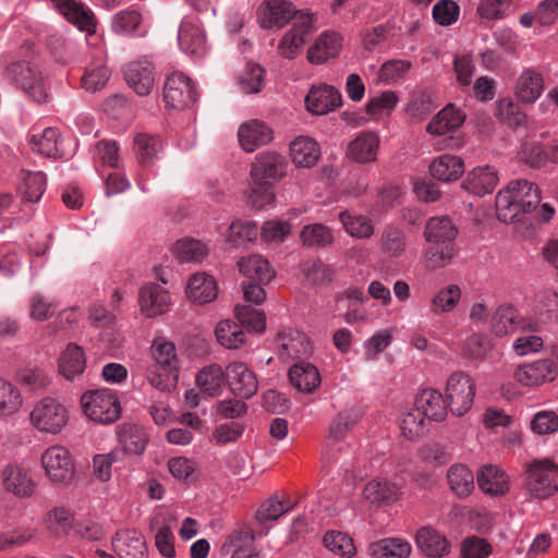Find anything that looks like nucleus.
Here are the masks:
<instances>
[{"mask_svg":"<svg viewBox=\"0 0 558 558\" xmlns=\"http://www.w3.org/2000/svg\"><path fill=\"white\" fill-rule=\"evenodd\" d=\"M558 465L549 460L534 461L526 466V489L531 496L545 499L557 490Z\"/></svg>","mask_w":558,"mask_h":558,"instance_id":"obj_6","label":"nucleus"},{"mask_svg":"<svg viewBox=\"0 0 558 558\" xmlns=\"http://www.w3.org/2000/svg\"><path fill=\"white\" fill-rule=\"evenodd\" d=\"M435 107L433 94L427 89H422L412 94L407 106V113L415 121H423Z\"/></svg>","mask_w":558,"mask_h":558,"instance_id":"obj_49","label":"nucleus"},{"mask_svg":"<svg viewBox=\"0 0 558 558\" xmlns=\"http://www.w3.org/2000/svg\"><path fill=\"white\" fill-rule=\"evenodd\" d=\"M339 220L352 236L363 239L369 238L374 233L371 220L364 216H354L344 210L339 214Z\"/></svg>","mask_w":558,"mask_h":558,"instance_id":"obj_54","label":"nucleus"},{"mask_svg":"<svg viewBox=\"0 0 558 558\" xmlns=\"http://www.w3.org/2000/svg\"><path fill=\"white\" fill-rule=\"evenodd\" d=\"M492 554V545L478 536H468L461 543L462 558H487Z\"/></svg>","mask_w":558,"mask_h":558,"instance_id":"obj_64","label":"nucleus"},{"mask_svg":"<svg viewBox=\"0 0 558 558\" xmlns=\"http://www.w3.org/2000/svg\"><path fill=\"white\" fill-rule=\"evenodd\" d=\"M535 306L541 314H545L550 322L558 319V293L550 289H544L535 295Z\"/></svg>","mask_w":558,"mask_h":558,"instance_id":"obj_63","label":"nucleus"},{"mask_svg":"<svg viewBox=\"0 0 558 558\" xmlns=\"http://www.w3.org/2000/svg\"><path fill=\"white\" fill-rule=\"evenodd\" d=\"M341 94L332 86H313L305 98L306 109L314 114H326L341 106Z\"/></svg>","mask_w":558,"mask_h":558,"instance_id":"obj_16","label":"nucleus"},{"mask_svg":"<svg viewBox=\"0 0 558 558\" xmlns=\"http://www.w3.org/2000/svg\"><path fill=\"white\" fill-rule=\"evenodd\" d=\"M197 93L192 81L183 73H172L167 76L163 87V100L173 109H184L193 105Z\"/></svg>","mask_w":558,"mask_h":558,"instance_id":"obj_11","label":"nucleus"},{"mask_svg":"<svg viewBox=\"0 0 558 558\" xmlns=\"http://www.w3.org/2000/svg\"><path fill=\"white\" fill-rule=\"evenodd\" d=\"M544 89V80L541 73L534 70H524L518 77L515 85V96L519 101L524 104L535 102Z\"/></svg>","mask_w":558,"mask_h":558,"instance_id":"obj_29","label":"nucleus"},{"mask_svg":"<svg viewBox=\"0 0 558 558\" xmlns=\"http://www.w3.org/2000/svg\"><path fill=\"white\" fill-rule=\"evenodd\" d=\"M451 492L459 498L468 497L474 489L473 472L464 464H453L447 472Z\"/></svg>","mask_w":558,"mask_h":558,"instance_id":"obj_42","label":"nucleus"},{"mask_svg":"<svg viewBox=\"0 0 558 558\" xmlns=\"http://www.w3.org/2000/svg\"><path fill=\"white\" fill-rule=\"evenodd\" d=\"M323 541L325 546L337 555L350 557L355 551L352 538L342 532H327Z\"/></svg>","mask_w":558,"mask_h":558,"instance_id":"obj_62","label":"nucleus"},{"mask_svg":"<svg viewBox=\"0 0 558 558\" xmlns=\"http://www.w3.org/2000/svg\"><path fill=\"white\" fill-rule=\"evenodd\" d=\"M475 396V384L464 372H454L447 380L446 397L452 414L462 416L472 407Z\"/></svg>","mask_w":558,"mask_h":558,"instance_id":"obj_9","label":"nucleus"},{"mask_svg":"<svg viewBox=\"0 0 558 558\" xmlns=\"http://www.w3.org/2000/svg\"><path fill=\"white\" fill-rule=\"evenodd\" d=\"M4 75L36 102L47 98L46 88L38 69L27 61H19L7 66Z\"/></svg>","mask_w":558,"mask_h":558,"instance_id":"obj_7","label":"nucleus"},{"mask_svg":"<svg viewBox=\"0 0 558 558\" xmlns=\"http://www.w3.org/2000/svg\"><path fill=\"white\" fill-rule=\"evenodd\" d=\"M227 384L231 392L242 399H250L258 388L255 373L242 362L229 363L226 368Z\"/></svg>","mask_w":558,"mask_h":558,"instance_id":"obj_12","label":"nucleus"},{"mask_svg":"<svg viewBox=\"0 0 558 558\" xmlns=\"http://www.w3.org/2000/svg\"><path fill=\"white\" fill-rule=\"evenodd\" d=\"M260 25L264 28L282 27L291 20L292 27L282 36L278 52L284 59L292 60L301 51L316 31V17L313 13L295 11L288 0H265L259 8Z\"/></svg>","mask_w":558,"mask_h":558,"instance_id":"obj_1","label":"nucleus"},{"mask_svg":"<svg viewBox=\"0 0 558 558\" xmlns=\"http://www.w3.org/2000/svg\"><path fill=\"white\" fill-rule=\"evenodd\" d=\"M86 367L85 353L81 347L70 343L59 357V372L66 379L82 375Z\"/></svg>","mask_w":558,"mask_h":558,"instance_id":"obj_36","label":"nucleus"},{"mask_svg":"<svg viewBox=\"0 0 558 558\" xmlns=\"http://www.w3.org/2000/svg\"><path fill=\"white\" fill-rule=\"evenodd\" d=\"M60 13L81 31H89L94 26V15L83 3L76 0H51Z\"/></svg>","mask_w":558,"mask_h":558,"instance_id":"obj_28","label":"nucleus"},{"mask_svg":"<svg viewBox=\"0 0 558 558\" xmlns=\"http://www.w3.org/2000/svg\"><path fill=\"white\" fill-rule=\"evenodd\" d=\"M227 381L226 371L218 364L204 367L196 376V384L202 392L209 397L219 396Z\"/></svg>","mask_w":558,"mask_h":558,"instance_id":"obj_38","label":"nucleus"},{"mask_svg":"<svg viewBox=\"0 0 558 558\" xmlns=\"http://www.w3.org/2000/svg\"><path fill=\"white\" fill-rule=\"evenodd\" d=\"M463 171L462 159L448 154L439 156L429 166L430 175L441 182L456 181Z\"/></svg>","mask_w":558,"mask_h":558,"instance_id":"obj_34","label":"nucleus"},{"mask_svg":"<svg viewBox=\"0 0 558 558\" xmlns=\"http://www.w3.org/2000/svg\"><path fill=\"white\" fill-rule=\"evenodd\" d=\"M2 484L7 492L19 498L31 497L36 487L28 471L15 464L4 468L2 471Z\"/></svg>","mask_w":558,"mask_h":558,"instance_id":"obj_20","label":"nucleus"},{"mask_svg":"<svg viewBox=\"0 0 558 558\" xmlns=\"http://www.w3.org/2000/svg\"><path fill=\"white\" fill-rule=\"evenodd\" d=\"M381 247L390 256H400L405 250V235L402 230L388 226L383 231Z\"/></svg>","mask_w":558,"mask_h":558,"instance_id":"obj_59","label":"nucleus"},{"mask_svg":"<svg viewBox=\"0 0 558 558\" xmlns=\"http://www.w3.org/2000/svg\"><path fill=\"white\" fill-rule=\"evenodd\" d=\"M341 49V37L336 32H324L307 50V60L311 63H324L335 58Z\"/></svg>","mask_w":558,"mask_h":558,"instance_id":"obj_25","label":"nucleus"},{"mask_svg":"<svg viewBox=\"0 0 558 558\" xmlns=\"http://www.w3.org/2000/svg\"><path fill=\"white\" fill-rule=\"evenodd\" d=\"M234 313L239 324L226 319L221 320L215 329L218 342L228 349H239L245 342L243 327L256 332L263 331L266 327L264 313L253 308L251 305H236Z\"/></svg>","mask_w":558,"mask_h":558,"instance_id":"obj_3","label":"nucleus"},{"mask_svg":"<svg viewBox=\"0 0 558 558\" xmlns=\"http://www.w3.org/2000/svg\"><path fill=\"white\" fill-rule=\"evenodd\" d=\"M112 544L120 558H147L146 542L136 530L117 532Z\"/></svg>","mask_w":558,"mask_h":558,"instance_id":"obj_22","label":"nucleus"},{"mask_svg":"<svg viewBox=\"0 0 558 558\" xmlns=\"http://www.w3.org/2000/svg\"><path fill=\"white\" fill-rule=\"evenodd\" d=\"M240 272L248 282L268 283L274 277L269 263L260 255L242 257L239 263Z\"/></svg>","mask_w":558,"mask_h":558,"instance_id":"obj_32","label":"nucleus"},{"mask_svg":"<svg viewBox=\"0 0 558 558\" xmlns=\"http://www.w3.org/2000/svg\"><path fill=\"white\" fill-rule=\"evenodd\" d=\"M359 417V412L355 409H349L338 413L330 423L328 438L333 441L342 440L355 426Z\"/></svg>","mask_w":558,"mask_h":558,"instance_id":"obj_51","label":"nucleus"},{"mask_svg":"<svg viewBox=\"0 0 558 558\" xmlns=\"http://www.w3.org/2000/svg\"><path fill=\"white\" fill-rule=\"evenodd\" d=\"M289 378L291 384L300 391L312 392L320 383L317 368L305 362H300L290 367Z\"/></svg>","mask_w":558,"mask_h":558,"instance_id":"obj_40","label":"nucleus"},{"mask_svg":"<svg viewBox=\"0 0 558 558\" xmlns=\"http://www.w3.org/2000/svg\"><path fill=\"white\" fill-rule=\"evenodd\" d=\"M294 506L295 502L290 499L283 500L279 499L278 496H272L260 505L256 512V519L259 523L275 521L292 510Z\"/></svg>","mask_w":558,"mask_h":558,"instance_id":"obj_50","label":"nucleus"},{"mask_svg":"<svg viewBox=\"0 0 558 558\" xmlns=\"http://www.w3.org/2000/svg\"><path fill=\"white\" fill-rule=\"evenodd\" d=\"M138 302L142 312L147 317H155L169 310L170 295L157 283H148L140 290Z\"/></svg>","mask_w":558,"mask_h":558,"instance_id":"obj_21","label":"nucleus"},{"mask_svg":"<svg viewBox=\"0 0 558 558\" xmlns=\"http://www.w3.org/2000/svg\"><path fill=\"white\" fill-rule=\"evenodd\" d=\"M539 202L541 192L533 182L511 181L496 196L497 217L506 223L513 222L521 213L534 210Z\"/></svg>","mask_w":558,"mask_h":558,"instance_id":"obj_2","label":"nucleus"},{"mask_svg":"<svg viewBox=\"0 0 558 558\" xmlns=\"http://www.w3.org/2000/svg\"><path fill=\"white\" fill-rule=\"evenodd\" d=\"M302 244L306 247H326L333 242L331 230L323 223L305 226L300 234Z\"/></svg>","mask_w":558,"mask_h":558,"instance_id":"obj_48","label":"nucleus"},{"mask_svg":"<svg viewBox=\"0 0 558 558\" xmlns=\"http://www.w3.org/2000/svg\"><path fill=\"white\" fill-rule=\"evenodd\" d=\"M278 354L282 360L303 359L312 353L307 336L299 330L288 329L278 335Z\"/></svg>","mask_w":558,"mask_h":558,"instance_id":"obj_15","label":"nucleus"},{"mask_svg":"<svg viewBox=\"0 0 558 558\" xmlns=\"http://www.w3.org/2000/svg\"><path fill=\"white\" fill-rule=\"evenodd\" d=\"M378 146L379 138L375 133L362 132L350 143L348 155L357 162L374 161Z\"/></svg>","mask_w":558,"mask_h":558,"instance_id":"obj_33","label":"nucleus"},{"mask_svg":"<svg viewBox=\"0 0 558 558\" xmlns=\"http://www.w3.org/2000/svg\"><path fill=\"white\" fill-rule=\"evenodd\" d=\"M239 142L244 150L254 151L272 140V131L262 121L252 120L239 129Z\"/></svg>","mask_w":558,"mask_h":558,"instance_id":"obj_24","label":"nucleus"},{"mask_svg":"<svg viewBox=\"0 0 558 558\" xmlns=\"http://www.w3.org/2000/svg\"><path fill=\"white\" fill-rule=\"evenodd\" d=\"M290 153L296 166L306 168L313 167L320 156L317 143L306 136L295 138L290 145Z\"/></svg>","mask_w":558,"mask_h":558,"instance_id":"obj_41","label":"nucleus"},{"mask_svg":"<svg viewBox=\"0 0 558 558\" xmlns=\"http://www.w3.org/2000/svg\"><path fill=\"white\" fill-rule=\"evenodd\" d=\"M81 403L86 416L100 424H111L121 414L118 397L110 389L87 391L82 396Z\"/></svg>","mask_w":558,"mask_h":558,"instance_id":"obj_5","label":"nucleus"},{"mask_svg":"<svg viewBox=\"0 0 558 558\" xmlns=\"http://www.w3.org/2000/svg\"><path fill=\"white\" fill-rule=\"evenodd\" d=\"M41 464L53 483L68 484L74 476V464L64 447L53 446L47 449L41 456Z\"/></svg>","mask_w":558,"mask_h":558,"instance_id":"obj_10","label":"nucleus"},{"mask_svg":"<svg viewBox=\"0 0 558 558\" xmlns=\"http://www.w3.org/2000/svg\"><path fill=\"white\" fill-rule=\"evenodd\" d=\"M498 181L497 171L493 167H477L468 174L463 186L471 193L483 196L492 193L498 184Z\"/></svg>","mask_w":558,"mask_h":558,"instance_id":"obj_27","label":"nucleus"},{"mask_svg":"<svg viewBox=\"0 0 558 558\" xmlns=\"http://www.w3.org/2000/svg\"><path fill=\"white\" fill-rule=\"evenodd\" d=\"M186 293L191 301L205 304L217 296V286L214 278L205 272L194 274L187 283Z\"/></svg>","mask_w":558,"mask_h":558,"instance_id":"obj_31","label":"nucleus"},{"mask_svg":"<svg viewBox=\"0 0 558 558\" xmlns=\"http://www.w3.org/2000/svg\"><path fill=\"white\" fill-rule=\"evenodd\" d=\"M456 254V244L432 243L425 251V265L429 269L441 268L447 265Z\"/></svg>","mask_w":558,"mask_h":558,"instance_id":"obj_55","label":"nucleus"},{"mask_svg":"<svg viewBox=\"0 0 558 558\" xmlns=\"http://www.w3.org/2000/svg\"><path fill=\"white\" fill-rule=\"evenodd\" d=\"M124 77L138 96H147L155 85V68L146 58L138 59L125 66Z\"/></svg>","mask_w":558,"mask_h":558,"instance_id":"obj_13","label":"nucleus"},{"mask_svg":"<svg viewBox=\"0 0 558 558\" xmlns=\"http://www.w3.org/2000/svg\"><path fill=\"white\" fill-rule=\"evenodd\" d=\"M171 251L175 258L182 263H201L208 253L206 246L194 239H182L177 241L172 245Z\"/></svg>","mask_w":558,"mask_h":558,"instance_id":"obj_47","label":"nucleus"},{"mask_svg":"<svg viewBox=\"0 0 558 558\" xmlns=\"http://www.w3.org/2000/svg\"><path fill=\"white\" fill-rule=\"evenodd\" d=\"M286 173L284 158L277 153L258 154L252 165L251 177L256 183H274Z\"/></svg>","mask_w":558,"mask_h":558,"instance_id":"obj_14","label":"nucleus"},{"mask_svg":"<svg viewBox=\"0 0 558 558\" xmlns=\"http://www.w3.org/2000/svg\"><path fill=\"white\" fill-rule=\"evenodd\" d=\"M118 439L123 451L130 454H141L147 444V436L144 428L136 424H123L119 427Z\"/></svg>","mask_w":558,"mask_h":558,"instance_id":"obj_39","label":"nucleus"},{"mask_svg":"<svg viewBox=\"0 0 558 558\" xmlns=\"http://www.w3.org/2000/svg\"><path fill=\"white\" fill-rule=\"evenodd\" d=\"M178 40L180 48L187 54L201 57L206 52V37L196 19L182 21Z\"/></svg>","mask_w":558,"mask_h":558,"instance_id":"obj_19","label":"nucleus"},{"mask_svg":"<svg viewBox=\"0 0 558 558\" xmlns=\"http://www.w3.org/2000/svg\"><path fill=\"white\" fill-rule=\"evenodd\" d=\"M416 544L429 557H441L448 551L447 539L429 527H422L416 533Z\"/></svg>","mask_w":558,"mask_h":558,"instance_id":"obj_44","label":"nucleus"},{"mask_svg":"<svg viewBox=\"0 0 558 558\" xmlns=\"http://www.w3.org/2000/svg\"><path fill=\"white\" fill-rule=\"evenodd\" d=\"M425 415L415 407L407 412L401 421L400 428L405 438L412 440L425 433Z\"/></svg>","mask_w":558,"mask_h":558,"instance_id":"obj_60","label":"nucleus"},{"mask_svg":"<svg viewBox=\"0 0 558 558\" xmlns=\"http://www.w3.org/2000/svg\"><path fill=\"white\" fill-rule=\"evenodd\" d=\"M521 320L517 310L510 304L499 305L490 319V330L497 337H504L514 332Z\"/></svg>","mask_w":558,"mask_h":558,"instance_id":"obj_37","label":"nucleus"},{"mask_svg":"<svg viewBox=\"0 0 558 558\" xmlns=\"http://www.w3.org/2000/svg\"><path fill=\"white\" fill-rule=\"evenodd\" d=\"M414 407L429 420L441 421L447 415V402L435 389L422 390L415 398Z\"/></svg>","mask_w":558,"mask_h":558,"instance_id":"obj_26","label":"nucleus"},{"mask_svg":"<svg viewBox=\"0 0 558 558\" xmlns=\"http://www.w3.org/2000/svg\"><path fill=\"white\" fill-rule=\"evenodd\" d=\"M556 376V364L548 359L519 366L514 378L523 386L532 387L551 381Z\"/></svg>","mask_w":558,"mask_h":558,"instance_id":"obj_18","label":"nucleus"},{"mask_svg":"<svg viewBox=\"0 0 558 558\" xmlns=\"http://www.w3.org/2000/svg\"><path fill=\"white\" fill-rule=\"evenodd\" d=\"M134 148L138 162L146 167L154 162L162 148V142L157 135L140 133L134 137Z\"/></svg>","mask_w":558,"mask_h":558,"instance_id":"obj_46","label":"nucleus"},{"mask_svg":"<svg viewBox=\"0 0 558 558\" xmlns=\"http://www.w3.org/2000/svg\"><path fill=\"white\" fill-rule=\"evenodd\" d=\"M399 488L389 482L371 481L363 490V497L371 504L391 502L398 496Z\"/></svg>","mask_w":558,"mask_h":558,"instance_id":"obj_52","label":"nucleus"},{"mask_svg":"<svg viewBox=\"0 0 558 558\" xmlns=\"http://www.w3.org/2000/svg\"><path fill=\"white\" fill-rule=\"evenodd\" d=\"M458 229L447 216L430 218L424 231V236L429 243L454 244Z\"/></svg>","mask_w":558,"mask_h":558,"instance_id":"obj_30","label":"nucleus"},{"mask_svg":"<svg viewBox=\"0 0 558 558\" xmlns=\"http://www.w3.org/2000/svg\"><path fill=\"white\" fill-rule=\"evenodd\" d=\"M47 47L56 61L66 63L77 53V45L60 35H51L47 38Z\"/></svg>","mask_w":558,"mask_h":558,"instance_id":"obj_56","label":"nucleus"},{"mask_svg":"<svg viewBox=\"0 0 558 558\" xmlns=\"http://www.w3.org/2000/svg\"><path fill=\"white\" fill-rule=\"evenodd\" d=\"M28 142L34 151L45 157L58 159L65 155L61 134L56 128L33 129Z\"/></svg>","mask_w":558,"mask_h":558,"instance_id":"obj_17","label":"nucleus"},{"mask_svg":"<svg viewBox=\"0 0 558 558\" xmlns=\"http://www.w3.org/2000/svg\"><path fill=\"white\" fill-rule=\"evenodd\" d=\"M154 364L149 367L147 379L160 390L170 391L178 381V360L173 343L156 339L151 345Z\"/></svg>","mask_w":558,"mask_h":558,"instance_id":"obj_4","label":"nucleus"},{"mask_svg":"<svg viewBox=\"0 0 558 558\" xmlns=\"http://www.w3.org/2000/svg\"><path fill=\"white\" fill-rule=\"evenodd\" d=\"M521 162L530 168L538 169L548 162L547 151L539 142L525 141L518 153Z\"/></svg>","mask_w":558,"mask_h":558,"instance_id":"obj_53","label":"nucleus"},{"mask_svg":"<svg viewBox=\"0 0 558 558\" xmlns=\"http://www.w3.org/2000/svg\"><path fill=\"white\" fill-rule=\"evenodd\" d=\"M22 405L19 389L11 383L0 379V416H8L16 412Z\"/></svg>","mask_w":558,"mask_h":558,"instance_id":"obj_57","label":"nucleus"},{"mask_svg":"<svg viewBox=\"0 0 558 558\" xmlns=\"http://www.w3.org/2000/svg\"><path fill=\"white\" fill-rule=\"evenodd\" d=\"M29 418L39 432L58 434L68 423V411L57 400L44 398L35 404Z\"/></svg>","mask_w":558,"mask_h":558,"instance_id":"obj_8","label":"nucleus"},{"mask_svg":"<svg viewBox=\"0 0 558 558\" xmlns=\"http://www.w3.org/2000/svg\"><path fill=\"white\" fill-rule=\"evenodd\" d=\"M464 121V114L453 105H447L427 124L426 131L433 135H444L458 129Z\"/></svg>","mask_w":558,"mask_h":558,"instance_id":"obj_35","label":"nucleus"},{"mask_svg":"<svg viewBox=\"0 0 558 558\" xmlns=\"http://www.w3.org/2000/svg\"><path fill=\"white\" fill-rule=\"evenodd\" d=\"M477 485L480 489L490 496L504 495L509 490V478L498 466L485 464L477 472Z\"/></svg>","mask_w":558,"mask_h":558,"instance_id":"obj_23","label":"nucleus"},{"mask_svg":"<svg viewBox=\"0 0 558 558\" xmlns=\"http://www.w3.org/2000/svg\"><path fill=\"white\" fill-rule=\"evenodd\" d=\"M259 234L256 222L234 221L229 228V242L234 246L254 241Z\"/></svg>","mask_w":558,"mask_h":558,"instance_id":"obj_61","label":"nucleus"},{"mask_svg":"<svg viewBox=\"0 0 558 558\" xmlns=\"http://www.w3.org/2000/svg\"><path fill=\"white\" fill-rule=\"evenodd\" d=\"M142 16L133 10H125L116 13L111 21L112 31L118 35L131 36L140 27Z\"/></svg>","mask_w":558,"mask_h":558,"instance_id":"obj_58","label":"nucleus"},{"mask_svg":"<svg viewBox=\"0 0 558 558\" xmlns=\"http://www.w3.org/2000/svg\"><path fill=\"white\" fill-rule=\"evenodd\" d=\"M368 551L374 558H407L411 554V545L402 538L391 537L372 543Z\"/></svg>","mask_w":558,"mask_h":558,"instance_id":"obj_43","label":"nucleus"},{"mask_svg":"<svg viewBox=\"0 0 558 558\" xmlns=\"http://www.w3.org/2000/svg\"><path fill=\"white\" fill-rule=\"evenodd\" d=\"M46 190V175L41 171H23L19 192L24 202L37 203Z\"/></svg>","mask_w":558,"mask_h":558,"instance_id":"obj_45","label":"nucleus"}]
</instances>
